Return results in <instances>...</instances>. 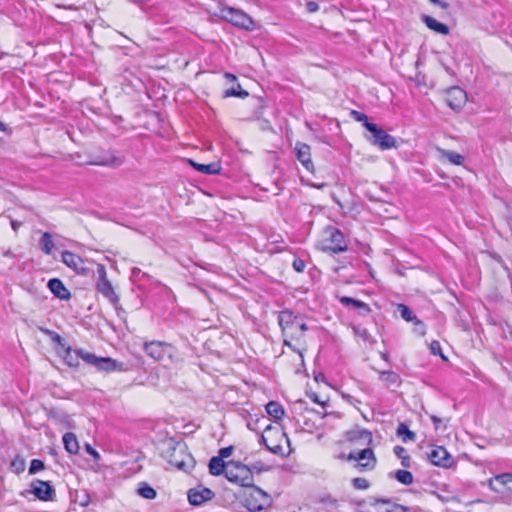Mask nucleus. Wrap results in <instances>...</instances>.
I'll return each mask as SVG.
<instances>
[{
	"label": "nucleus",
	"mask_w": 512,
	"mask_h": 512,
	"mask_svg": "<svg viewBox=\"0 0 512 512\" xmlns=\"http://www.w3.org/2000/svg\"><path fill=\"white\" fill-rule=\"evenodd\" d=\"M63 444L65 450L71 454L75 455L79 452V443L76 435L72 432L65 433L63 435Z\"/></svg>",
	"instance_id": "obj_29"
},
{
	"label": "nucleus",
	"mask_w": 512,
	"mask_h": 512,
	"mask_svg": "<svg viewBox=\"0 0 512 512\" xmlns=\"http://www.w3.org/2000/svg\"><path fill=\"white\" fill-rule=\"evenodd\" d=\"M174 465L180 469V470H184L185 469V463L184 462H176L174 463Z\"/></svg>",
	"instance_id": "obj_53"
},
{
	"label": "nucleus",
	"mask_w": 512,
	"mask_h": 512,
	"mask_svg": "<svg viewBox=\"0 0 512 512\" xmlns=\"http://www.w3.org/2000/svg\"><path fill=\"white\" fill-rule=\"evenodd\" d=\"M430 349L434 355H440L441 348L440 343L438 341H432L430 344Z\"/></svg>",
	"instance_id": "obj_48"
},
{
	"label": "nucleus",
	"mask_w": 512,
	"mask_h": 512,
	"mask_svg": "<svg viewBox=\"0 0 512 512\" xmlns=\"http://www.w3.org/2000/svg\"><path fill=\"white\" fill-rule=\"evenodd\" d=\"M0 128H4L3 124L0 122Z\"/></svg>",
	"instance_id": "obj_59"
},
{
	"label": "nucleus",
	"mask_w": 512,
	"mask_h": 512,
	"mask_svg": "<svg viewBox=\"0 0 512 512\" xmlns=\"http://www.w3.org/2000/svg\"><path fill=\"white\" fill-rule=\"evenodd\" d=\"M96 273L98 276L96 281L97 291L101 293L105 298H107L111 303L118 304L119 296L117 295L111 281L108 279L105 265L97 264Z\"/></svg>",
	"instance_id": "obj_10"
},
{
	"label": "nucleus",
	"mask_w": 512,
	"mask_h": 512,
	"mask_svg": "<svg viewBox=\"0 0 512 512\" xmlns=\"http://www.w3.org/2000/svg\"><path fill=\"white\" fill-rule=\"evenodd\" d=\"M397 434L400 435V436H403V440L406 441V440H415L416 438V435L413 431L409 430V428L401 423L399 426H398V429H397Z\"/></svg>",
	"instance_id": "obj_37"
},
{
	"label": "nucleus",
	"mask_w": 512,
	"mask_h": 512,
	"mask_svg": "<svg viewBox=\"0 0 512 512\" xmlns=\"http://www.w3.org/2000/svg\"><path fill=\"white\" fill-rule=\"evenodd\" d=\"M307 396L309 397V399L312 402H314V403H316V404H318V405H320L322 407L326 406V404L328 402L327 398H324V397L318 395L316 392H313V391L308 392Z\"/></svg>",
	"instance_id": "obj_40"
},
{
	"label": "nucleus",
	"mask_w": 512,
	"mask_h": 512,
	"mask_svg": "<svg viewBox=\"0 0 512 512\" xmlns=\"http://www.w3.org/2000/svg\"><path fill=\"white\" fill-rule=\"evenodd\" d=\"M338 300L343 306L357 310L360 314H368L371 312L369 305L361 300L348 296H340Z\"/></svg>",
	"instance_id": "obj_22"
},
{
	"label": "nucleus",
	"mask_w": 512,
	"mask_h": 512,
	"mask_svg": "<svg viewBox=\"0 0 512 512\" xmlns=\"http://www.w3.org/2000/svg\"><path fill=\"white\" fill-rule=\"evenodd\" d=\"M143 350L149 358L157 362H175L177 360L176 347L165 341H146L143 345Z\"/></svg>",
	"instance_id": "obj_5"
},
{
	"label": "nucleus",
	"mask_w": 512,
	"mask_h": 512,
	"mask_svg": "<svg viewBox=\"0 0 512 512\" xmlns=\"http://www.w3.org/2000/svg\"><path fill=\"white\" fill-rule=\"evenodd\" d=\"M398 310L400 311L402 318L405 319L406 321L411 322L415 319L413 312L406 305L399 304Z\"/></svg>",
	"instance_id": "obj_39"
},
{
	"label": "nucleus",
	"mask_w": 512,
	"mask_h": 512,
	"mask_svg": "<svg viewBox=\"0 0 512 512\" xmlns=\"http://www.w3.org/2000/svg\"><path fill=\"white\" fill-rule=\"evenodd\" d=\"M241 501L250 512H262L273 504L272 496L254 484L243 493Z\"/></svg>",
	"instance_id": "obj_4"
},
{
	"label": "nucleus",
	"mask_w": 512,
	"mask_h": 512,
	"mask_svg": "<svg viewBox=\"0 0 512 512\" xmlns=\"http://www.w3.org/2000/svg\"><path fill=\"white\" fill-rule=\"evenodd\" d=\"M430 419L434 425L435 430H445L447 428V420L445 421L436 415H431Z\"/></svg>",
	"instance_id": "obj_41"
},
{
	"label": "nucleus",
	"mask_w": 512,
	"mask_h": 512,
	"mask_svg": "<svg viewBox=\"0 0 512 512\" xmlns=\"http://www.w3.org/2000/svg\"><path fill=\"white\" fill-rule=\"evenodd\" d=\"M380 380L387 388H397L401 385V377L393 371H379Z\"/></svg>",
	"instance_id": "obj_25"
},
{
	"label": "nucleus",
	"mask_w": 512,
	"mask_h": 512,
	"mask_svg": "<svg viewBox=\"0 0 512 512\" xmlns=\"http://www.w3.org/2000/svg\"><path fill=\"white\" fill-rule=\"evenodd\" d=\"M306 7H307V10L311 13L316 12L319 9L318 4L314 1L307 2Z\"/></svg>",
	"instance_id": "obj_49"
},
{
	"label": "nucleus",
	"mask_w": 512,
	"mask_h": 512,
	"mask_svg": "<svg viewBox=\"0 0 512 512\" xmlns=\"http://www.w3.org/2000/svg\"><path fill=\"white\" fill-rule=\"evenodd\" d=\"M26 468V461L23 456L16 455L11 463H10V469L13 473L19 475L25 471Z\"/></svg>",
	"instance_id": "obj_31"
},
{
	"label": "nucleus",
	"mask_w": 512,
	"mask_h": 512,
	"mask_svg": "<svg viewBox=\"0 0 512 512\" xmlns=\"http://www.w3.org/2000/svg\"><path fill=\"white\" fill-rule=\"evenodd\" d=\"M393 451L395 455L401 460V464L403 467H410L411 458L404 447L397 445L394 447Z\"/></svg>",
	"instance_id": "obj_32"
},
{
	"label": "nucleus",
	"mask_w": 512,
	"mask_h": 512,
	"mask_svg": "<svg viewBox=\"0 0 512 512\" xmlns=\"http://www.w3.org/2000/svg\"><path fill=\"white\" fill-rule=\"evenodd\" d=\"M296 157L302 166L309 172L314 173L315 167L311 159V148L309 145L296 142L295 144Z\"/></svg>",
	"instance_id": "obj_18"
},
{
	"label": "nucleus",
	"mask_w": 512,
	"mask_h": 512,
	"mask_svg": "<svg viewBox=\"0 0 512 512\" xmlns=\"http://www.w3.org/2000/svg\"><path fill=\"white\" fill-rule=\"evenodd\" d=\"M368 140L378 146L381 150L395 148L396 139L387 133V130H368Z\"/></svg>",
	"instance_id": "obj_14"
},
{
	"label": "nucleus",
	"mask_w": 512,
	"mask_h": 512,
	"mask_svg": "<svg viewBox=\"0 0 512 512\" xmlns=\"http://www.w3.org/2000/svg\"><path fill=\"white\" fill-rule=\"evenodd\" d=\"M349 115L354 120H356L358 122H361L362 125L364 126V128H378L377 125H375L373 123H370L368 121L367 116L364 113H362V112H359V111H356V110H351L349 112Z\"/></svg>",
	"instance_id": "obj_33"
},
{
	"label": "nucleus",
	"mask_w": 512,
	"mask_h": 512,
	"mask_svg": "<svg viewBox=\"0 0 512 512\" xmlns=\"http://www.w3.org/2000/svg\"><path fill=\"white\" fill-rule=\"evenodd\" d=\"M226 479L241 487H251L254 484V474L251 468L240 461H228Z\"/></svg>",
	"instance_id": "obj_6"
},
{
	"label": "nucleus",
	"mask_w": 512,
	"mask_h": 512,
	"mask_svg": "<svg viewBox=\"0 0 512 512\" xmlns=\"http://www.w3.org/2000/svg\"><path fill=\"white\" fill-rule=\"evenodd\" d=\"M429 1H430L431 3H433V4H436V5L440 6V7H441V8H443V9H447V8H448V6H449V5H448V3L443 2V1H441V0H429Z\"/></svg>",
	"instance_id": "obj_50"
},
{
	"label": "nucleus",
	"mask_w": 512,
	"mask_h": 512,
	"mask_svg": "<svg viewBox=\"0 0 512 512\" xmlns=\"http://www.w3.org/2000/svg\"><path fill=\"white\" fill-rule=\"evenodd\" d=\"M342 459L355 461L356 468L359 471H372L376 468L378 460L371 448H363L359 451H351L349 454H343Z\"/></svg>",
	"instance_id": "obj_8"
},
{
	"label": "nucleus",
	"mask_w": 512,
	"mask_h": 512,
	"mask_svg": "<svg viewBox=\"0 0 512 512\" xmlns=\"http://www.w3.org/2000/svg\"><path fill=\"white\" fill-rule=\"evenodd\" d=\"M319 245L321 251L334 254L344 252L348 248L343 233L334 227H329L325 230Z\"/></svg>",
	"instance_id": "obj_7"
},
{
	"label": "nucleus",
	"mask_w": 512,
	"mask_h": 512,
	"mask_svg": "<svg viewBox=\"0 0 512 512\" xmlns=\"http://www.w3.org/2000/svg\"><path fill=\"white\" fill-rule=\"evenodd\" d=\"M224 77L229 80V81H233L235 82L237 80L236 76L234 74H231V73H225L224 74Z\"/></svg>",
	"instance_id": "obj_51"
},
{
	"label": "nucleus",
	"mask_w": 512,
	"mask_h": 512,
	"mask_svg": "<svg viewBox=\"0 0 512 512\" xmlns=\"http://www.w3.org/2000/svg\"><path fill=\"white\" fill-rule=\"evenodd\" d=\"M43 332L46 335L50 336V338L52 339L53 342H55L61 346H64V340L58 333H56L52 330H49V329H44Z\"/></svg>",
	"instance_id": "obj_43"
},
{
	"label": "nucleus",
	"mask_w": 512,
	"mask_h": 512,
	"mask_svg": "<svg viewBox=\"0 0 512 512\" xmlns=\"http://www.w3.org/2000/svg\"><path fill=\"white\" fill-rule=\"evenodd\" d=\"M4 256L8 257V258H14L15 255L12 251L8 250L4 253Z\"/></svg>",
	"instance_id": "obj_55"
},
{
	"label": "nucleus",
	"mask_w": 512,
	"mask_h": 512,
	"mask_svg": "<svg viewBox=\"0 0 512 512\" xmlns=\"http://www.w3.org/2000/svg\"><path fill=\"white\" fill-rule=\"evenodd\" d=\"M265 410L269 416L275 419V421L279 422L285 417V409L280 402L277 401H269L265 405Z\"/></svg>",
	"instance_id": "obj_26"
},
{
	"label": "nucleus",
	"mask_w": 512,
	"mask_h": 512,
	"mask_svg": "<svg viewBox=\"0 0 512 512\" xmlns=\"http://www.w3.org/2000/svg\"><path fill=\"white\" fill-rule=\"evenodd\" d=\"M228 462H225L221 457L213 456L208 464L209 473L212 476L227 475Z\"/></svg>",
	"instance_id": "obj_24"
},
{
	"label": "nucleus",
	"mask_w": 512,
	"mask_h": 512,
	"mask_svg": "<svg viewBox=\"0 0 512 512\" xmlns=\"http://www.w3.org/2000/svg\"><path fill=\"white\" fill-rule=\"evenodd\" d=\"M187 163L193 167L196 171L206 175H216L221 171V165L218 162H212L209 164H201L193 159H187Z\"/></svg>",
	"instance_id": "obj_23"
},
{
	"label": "nucleus",
	"mask_w": 512,
	"mask_h": 512,
	"mask_svg": "<svg viewBox=\"0 0 512 512\" xmlns=\"http://www.w3.org/2000/svg\"><path fill=\"white\" fill-rule=\"evenodd\" d=\"M85 450L88 454H90L95 461H99L100 460V454L98 451H96L90 444L86 443L85 444Z\"/></svg>",
	"instance_id": "obj_46"
},
{
	"label": "nucleus",
	"mask_w": 512,
	"mask_h": 512,
	"mask_svg": "<svg viewBox=\"0 0 512 512\" xmlns=\"http://www.w3.org/2000/svg\"><path fill=\"white\" fill-rule=\"evenodd\" d=\"M494 479L502 485H507L512 482V473L499 474Z\"/></svg>",
	"instance_id": "obj_44"
},
{
	"label": "nucleus",
	"mask_w": 512,
	"mask_h": 512,
	"mask_svg": "<svg viewBox=\"0 0 512 512\" xmlns=\"http://www.w3.org/2000/svg\"><path fill=\"white\" fill-rule=\"evenodd\" d=\"M6 55L5 52L0 51V59H2Z\"/></svg>",
	"instance_id": "obj_57"
},
{
	"label": "nucleus",
	"mask_w": 512,
	"mask_h": 512,
	"mask_svg": "<svg viewBox=\"0 0 512 512\" xmlns=\"http://www.w3.org/2000/svg\"><path fill=\"white\" fill-rule=\"evenodd\" d=\"M312 186H313V187H316V188H322V187H324V185H323V184H322V185L312 184Z\"/></svg>",
	"instance_id": "obj_56"
},
{
	"label": "nucleus",
	"mask_w": 512,
	"mask_h": 512,
	"mask_svg": "<svg viewBox=\"0 0 512 512\" xmlns=\"http://www.w3.org/2000/svg\"><path fill=\"white\" fill-rule=\"evenodd\" d=\"M2 143V141L0 140V144Z\"/></svg>",
	"instance_id": "obj_60"
},
{
	"label": "nucleus",
	"mask_w": 512,
	"mask_h": 512,
	"mask_svg": "<svg viewBox=\"0 0 512 512\" xmlns=\"http://www.w3.org/2000/svg\"><path fill=\"white\" fill-rule=\"evenodd\" d=\"M429 461L437 467L451 468L454 464V458L444 446L432 445L427 453Z\"/></svg>",
	"instance_id": "obj_11"
},
{
	"label": "nucleus",
	"mask_w": 512,
	"mask_h": 512,
	"mask_svg": "<svg viewBox=\"0 0 512 512\" xmlns=\"http://www.w3.org/2000/svg\"><path fill=\"white\" fill-rule=\"evenodd\" d=\"M389 501L388 500H385V499H376L375 502H374V505H377V504H388Z\"/></svg>",
	"instance_id": "obj_54"
},
{
	"label": "nucleus",
	"mask_w": 512,
	"mask_h": 512,
	"mask_svg": "<svg viewBox=\"0 0 512 512\" xmlns=\"http://www.w3.org/2000/svg\"><path fill=\"white\" fill-rule=\"evenodd\" d=\"M85 362L93 365L100 371L112 372L117 370H123L122 363H118L116 360L110 357H98L93 353L85 355Z\"/></svg>",
	"instance_id": "obj_12"
},
{
	"label": "nucleus",
	"mask_w": 512,
	"mask_h": 512,
	"mask_svg": "<svg viewBox=\"0 0 512 512\" xmlns=\"http://www.w3.org/2000/svg\"><path fill=\"white\" fill-rule=\"evenodd\" d=\"M32 494L41 501H51L53 499V488L47 481L35 480L31 484Z\"/></svg>",
	"instance_id": "obj_19"
},
{
	"label": "nucleus",
	"mask_w": 512,
	"mask_h": 512,
	"mask_svg": "<svg viewBox=\"0 0 512 512\" xmlns=\"http://www.w3.org/2000/svg\"><path fill=\"white\" fill-rule=\"evenodd\" d=\"M233 449H234L233 446H227V447L221 448L218 452L217 457H221V459L224 460L231 456Z\"/></svg>",
	"instance_id": "obj_45"
},
{
	"label": "nucleus",
	"mask_w": 512,
	"mask_h": 512,
	"mask_svg": "<svg viewBox=\"0 0 512 512\" xmlns=\"http://www.w3.org/2000/svg\"><path fill=\"white\" fill-rule=\"evenodd\" d=\"M20 226H21V223H20V222H17V221H15V220H13V221L11 222V227H12V229H13L14 231H17V230L20 228Z\"/></svg>",
	"instance_id": "obj_52"
},
{
	"label": "nucleus",
	"mask_w": 512,
	"mask_h": 512,
	"mask_svg": "<svg viewBox=\"0 0 512 512\" xmlns=\"http://www.w3.org/2000/svg\"><path fill=\"white\" fill-rule=\"evenodd\" d=\"M278 323L282 331L284 344L293 349L291 361L285 362L286 357H283V363L287 370L299 373L304 366L303 353L308 348V327L304 318L294 314L291 310L279 312Z\"/></svg>",
	"instance_id": "obj_1"
},
{
	"label": "nucleus",
	"mask_w": 512,
	"mask_h": 512,
	"mask_svg": "<svg viewBox=\"0 0 512 512\" xmlns=\"http://www.w3.org/2000/svg\"><path fill=\"white\" fill-rule=\"evenodd\" d=\"M262 441L270 452L288 456L290 454L289 439L284 429L279 425H268L262 432Z\"/></svg>",
	"instance_id": "obj_3"
},
{
	"label": "nucleus",
	"mask_w": 512,
	"mask_h": 512,
	"mask_svg": "<svg viewBox=\"0 0 512 512\" xmlns=\"http://www.w3.org/2000/svg\"><path fill=\"white\" fill-rule=\"evenodd\" d=\"M239 97V98H246L248 96V92L243 90L240 86V84H236V86L232 87V88H229V89H226L224 92H223V97L224 98H227V97Z\"/></svg>",
	"instance_id": "obj_34"
},
{
	"label": "nucleus",
	"mask_w": 512,
	"mask_h": 512,
	"mask_svg": "<svg viewBox=\"0 0 512 512\" xmlns=\"http://www.w3.org/2000/svg\"><path fill=\"white\" fill-rule=\"evenodd\" d=\"M138 493L143 498L149 500L154 499L157 495L155 489L145 483L138 489Z\"/></svg>",
	"instance_id": "obj_36"
},
{
	"label": "nucleus",
	"mask_w": 512,
	"mask_h": 512,
	"mask_svg": "<svg viewBox=\"0 0 512 512\" xmlns=\"http://www.w3.org/2000/svg\"><path fill=\"white\" fill-rule=\"evenodd\" d=\"M373 441L372 433L365 429L355 428L347 431L344 436V442L350 446H369Z\"/></svg>",
	"instance_id": "obj_13"
},
{
	"label": "nucleus",
	"mask_w": 512,
	"mask_h": 512,
	"mask_svg": "<svg viewBox=\"0 0 512 512\" xmlns=\"http://www.w3.org/2000/svg\"><path fill=\"white\" fill-rule=\"evenodd\" d=\"M61 257L62 262L77 274L86 275L88 273L84 260L78 254L71 251H63Z\"/></svg>",
	"instance_id": "obj_17"
},
{
	"label": "nucleus",
	"mask_w": 512,
	"mask_h": 512,
	"mask_svg": "<svg viewBox=\"0 0 512 512\" xmlns=\"http://www.w3.org/2000/svg\"><path fill=\"white\" fill-rule=\"evenodd\" d=\"M352 486L356 490H366L370 487V483L366 478L356 477L352 479Z\"/></svg>",
	"instance_id": "obj_38"
},
{
	"label": "nucleus",
	"mask_w": 512,
	"mask_h": 512,
	"mask_svg": "<svg viewBox=\"0 0 512 512\" xmlns=\"http://www.w3.org/2000/svg\"><path fill=\"white\" fill-rule=\"evenodd\" d=\"M382 358H383V359H385V360H387V356H386V354H383V355H382Z\"/></svg>",
	"instance_id": "obj_58"
},
{
	"label": "nucleus",
	"mask_w": 512,
	"mask_h": 512,
	"mask_svg": "<svg viewBox=\"0 0 512 512\" xmlns=\"http://www.w3.org/2000/svg\"><path fill=\"white\" fill-rule=\"evenodd\" d=\"M188 501L193 506H199L211 500L214 497V492L202 485L191 488L187 492Z\"/></svg>",
	"instance_id": "obj_16"
},
{
	"label": "nucleus",
	"mask_w": 512,
	"mask_h": 512,
	"mask_svg": "<svg viewBox=\"0 0 512 512\" xmlns=\"http://www.w3.org/2000/svg\"><path fill=\"white\" fill-rule=\"evenodd\" d=\"M422 20L429 29H431L439 34H442V35L449 34L448 26L437 21L435 18L425 15L422 17Z\"/></svg>",
	"instance_id": "obj_28"
},
{
	"label": "nucleus",
	"mask_w": 512,
	"mask_h": 512,
	"mask_svg": "<svg viewBox=\"0 0 512 512\" xmlns=\"http://www.w3.org/2000/svg\"><path fill=\"white\" fill-rule=\"evenodd\" d=\"M40 248L46 255H50L54 248L53 237L49 232H44L40 239Z\"/></svg>",
	"instance_id": "obj_30"
},
{
	"label": "nucleus",
	"mask_w": 512,
	"mask_h": 512,
	"mask_svg": "<svg viewBox=\"0 0 512 512\" xmlns=\"http://www.w3.org/2000/svg\"><path fill=\"white\" fill-rule=\"evenodd\" d=\"M395 479L403 485H410L413 483L412 473L404 469H400L395 472Z\"/></svg>",
	"instance_id": "obj_35"
},
{
	"label": "nucleus",
	"mask_w": 512,
	"mask_h": 512,
	"mask_svg": "<svg viewBox=\"0 0 512 512\" xmlns=\"http://www.w3.org/2000/svg\"><path fill=\"white\" fill-rule=\"evenodd\" d=\"M88 131L72 130L67 132L72 142L82 146L80 150L70 153V159L79 165L120 167L124 163L125 158L119 152L106 147V143L85 147L89 142V135L86 133Z\"/></svg>",
	"instance_id": "obj_2"
},
{
	"label": "nucleus",
	"mask_w": 512,
	"mask_h": 512,
	"mask_svg": "<svg viewBox=\"0 0 512 512\" xmlns=\"http://www.w3.org/2000/svg\"><path fill=\"white\" fill-rule=\"evenodd\" d=\"M48 288L51 293L60 300H69L71 293L64 285L63 281L58 278H52L48 281Z\"/></svg>",
	"instance_id": "obj_21"
},
{
	"label": "nucleus",
	"mask_w": 512,
	"mask_h": 512,
	"mask_svg": "<svg viewBox=\"0 0 512 512\" xmlns=\"http://www.w3.org/2000/svg\"><path fill=\"white\" fill-rule=\"evenodd\" d=\"M45 468L44 462L39 459H33L30 464L29 473L35 474L39 471H42Z\"/></svg>",
	"instance_id": "obj_42"
},
{
	"label": "nucleus",
	"mask_w": 512,
	"mask_h": 512,
	"mask_svg": "<svg viewBox=\"0 0 512 512\" xmlns=\"http://www.w3.org/2000/svg\"><path fill=\"white\" fill-rule=\"evenodd\" d=\"M90 352L84 351L82 349H73L70 346H67L65 348V352L63 355L64 362L72 368H77L80 365V359L85 361V355L89 354Z\"/></svg>",
	"instance_id": "obj_20"
},
{
	"label": "nucleus",
	"mask_w": 512,
	"mask_h": 512,
	"mask_svg": "<svg viewBox=\"0 0 512 512\" xmlns=\"http://www.w3.org/2000/svg\"><path fill=\"white\" fill-rule=\"evenodd\" d=\"M445 102L452 110L459 111L467 102V94L458 86L451 87L446 91Z\"/></svg>",
	"instance_id": "obj_15"
},
{
	"label": "nucleus",
	"mask_w": 512,
	"mask_h": 512,
	"mask_svg": "<svg viewBox=\"0 0 512 512\" xmlns=\"http://www.w3.org/2000/svg\"><path fill=\"white\" fill-rule=\"evenodd\" d=\"M293 268L295 269V271L297 272H302L305 268V263L304 261H302L301 259H295L293 261Z\"/></svg>",
	"instance_id": "obj_47"
},
{
	"label": "nucleus",
	"mask_w": 512,
	"mask_h": 512,
	"mask_svg": "<svg viewBox=\"0 0 512 512\" xmlns=\"http://www.w3.org/2000/svg\"><path fill=\"white\" fill-rule=\"evenodd\" d=\"M220 16L234 26L245 30H252L255 26L254 21L248 14L230 6L222 7L220 9Z\"/></svg>",
	"instance_id": "obj_9"
},
{
	"label": "nucleus",
	"mask_w": 512,
	"mask_h": 512,
	"mask_svg": "<svg viewBox=\"0 0 512 512\" xmlns=\"http://www.w3.org/2000/svg\"><path fill=\"white\" fill-rule=\"evenodd\" d=\"M437 151L440 154V158L442 160H447L452 165L461 166L464 162V157L459 153L440 147H437Z\"/></svg>",
	"instance_id": "obj_27"
}]
</instances>
